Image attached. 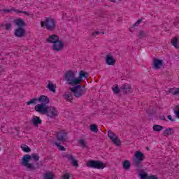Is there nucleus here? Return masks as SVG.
<instances>
[{
    "label": "nucleus",
    "instance_id": "1",
    "mask_svg": "<svg viewBox=\"0 0 179 179\" xmlns=\"http://www.w3.org/2000/svg\"><path fill=\"white\" fill-rule=\"evenodd\" d=\"M64 80H65L66 83L68 85L73 86V87H70L69 90L76 99H79V97H82L86 94L87 90L85 85H78V77H76V73L73 71H67L64 74Z\"/></svg>",
    "mask_w": 179,
    "mask_h": 179
},
{
    "label": "nucleus",
    "instance_id": "2",
    "mask_svg": "<svg viewBox=\"0 0 179 179\" xmlns=\"http://www.w3.org/2000/svg\"><path fill=\"white\" fill-rule=\"evenodd\" d=\"M49 103L50 98L47 96L43 103L35 106V111L40 114L47 115V117H50V118H55V117H58V110H57V108L52 106H47Z\"/></svg>",
    "mask_w": 179,
    "mask_h": 179
},
{
    "label": "nucleus",
    "instance_id": "3",
    "mask_svg": "<svg viewBox=\"0 0 179 179\" xmlns=\"http://www.w3.org/2000/svg\"><path fill=\"white\" fill-rule=\"evenodd\" d=\"M146 159L145 157V154L141 151H136L134 155L131 159V163L134 166L136 171H142V169L143 168V164L142 162Z\"/></svg>",
    "mask_w": 179,
    "mask_h": 179
},
{
    "label": "nucleus",
    "instance_id": "4",
    "mask_svg": "<svg viewBox=\"0 0 179 179\" xmlns=\"http://www.w3.org/2000/svg\"><path fill=\"white\" fill-rule=\"evenodd\" d=\"M41 27H44L48 31H55L57 29V21L51 17H46L44 21L41 22Z\"/></svg>",
    "mask_w": 179,
    "mask_h": 179
},
{
    "label": "nucleus",
    "instance_id": "5",
    "mask_svg": "<svg viewBox=\"0 0 179 179\" xmlns=\"http://www.w3.org/2000/svg\"><path fill=\"white\" fill-rule=\"evenodd\" d=\"M30 160H31V155H24L21 160V165L23 167H27V169H28V170H30L31 171H34L36 170V168L34 166V164L30 163Z\"/></svg>",
    "mask_w": 179,
    "mask_h": 179
},
{
    "label": "nucleus",
    "instance_id": "6",
    "mask_svg": "<svg viewBox=\"0 0 179 179\" xmlns=\"http://www.w3.org/2000/svg\"><path fill=\"white\" fill-rule=\"evenodd\" d=\"M87 167L103 170V169L106 168V164L100 160H90L87 162Z\"/></svg>",
    "mask_w": 179,
    "mask_h": 179
},
{
    "label": "nucleus",
    "instance_id": "7",
    "mask_svg": "<svg viewBox=\"0 0 179 179\" xmlns=\"http://www.w3.org/2000/svg\"><path fill=\"white\" fill-rule=\"evenodd\" d=\"M47 96L45 95H41L38 98H33L28 102H27V106H31V104H37V101H39V103H41V104H44V102L47 99Z\"/></svg>",
    "mask_w": 179,
    "mask_h": 179
},
{
    "label": "nucleus",
    "instance_id": "8",
    "mask_svg": "<svg viewBox=\"0 0 179 179\" xmlns=\"http://www.w3.org/2000/svg\"><path fill=\"white\" fill-rule=\"evenodd\" d=\"M108 136L110 139V141H112V142L115 145H116V146H118V147L121 146V140H120V138H118V137H117V135H115V134H114V132H113L111 131H108Z\"/></svg>",
    "mask_w": 179,
    "mask_h": 179
},
{
    "label": "nucleus",
    "instance_id": "9",
    "mask_svg": "<svg viewBox=\"0 0 179 179\" xmlns=\"http://www.w3.org/2000/svg\"><path fill=\"white\" fill-rule=\"evenodd\" d=\"M64 42L59 39L55 43H54L52 45V49L53 50V51L58 52L64 50Z\"/></svg>",
    "mask_w": 179,
    "mask_h": 179
},
{
    "label": "nucleus",
    "instance_id": "10",
    "mask_svg": "<svg viewBox=\"0 0 179 179\" xmlns=\"http://www.w3.org/2000/svg\"><path fill=\"white\" fill-rule=\"evenodd\" d=\"M57 139L59 142H66L68 141V132L64 131L57 132Z\"/></svg>",
    "mask_w": 179,
    "mask_h": 179
},
{
    "label": "nucleus",
    "instance_id": "11",
    "mask_svg": "<svg viewBox=\"0 0 179 179\" xmlns=\"http://www.w3.org/2000/svg\"><path fill=\"white\" fill-rule=\"evenodd\" d=\"M132 89V86L128 83L122 84L120 86V92L123 93V94H129V93H132L131 92Z\"/></svg>",
    "mask_w": 179,
    "mask_h": 179
},
{
    "label": "nucleus",
    "instance_id": "12",
    "mask_svg": "<svg viewBox=\"0 0 179 179\" xmlns=\"http://www.w3.org/2000/svg\"><path fill=\"white\" fill-rule=\"evenodd\" d=\"M83 78H85V79H87V78H89V73L87 72H85L83 70H81L79 72L78 77H77V81H78V85H80V83L83 82Z\"/></svg>",
    "mask_w": 179,
    "mask_h": 179
},
{
    "label": "nucleus",
    "instance_id": "13",
    "mask_svg": "<svg viewBox=\"0 0 179 179\" xmlns=\"http://www.w3.org/2000/svg\"><path fill=\"white\" fill-rule=\"evenodd\" d=\"M15 37L22 38L26 36V30L22 27H18L15 30L14 33Z\"/></svg>",
    "mask_w": 179,
    "mask_h": 179
},
{
    "label": "nucleus",
    "instance_id": "14",
    "mask_svg": "<svg viewBox=\"0 0 179 179\" xmlns=\"http://www.w3.org/2000/svg\"><path fill=\"white\" fill-rule=\"evenodd\" d=\"M65 157L68 159L69 162H71V164L73 167H79V164L78 160L75 159V157L71 154H67L65 155Z\"/></svg>",
    "mask_w": 179,
    "mask_h": 179
},
{
    "label": "nucleus",
    "instance_id": "15",
    "mask_svg": "<svg viewBox=\"0 0 179 179\" xmlns=\"http://www.w3.org/2000/svg\"><path fill=\"white\" fill-rule=\"evenodd\" d=\"M58 40H59V36L57 34L50 35L49 37L46 39V43H49L50 44L56 43Z\"/></svg>",
    "mask_w": 179,
    "mask_h": 179
},
{
    "label": "nucleus",
    "instance_id": "16",
    "mask_svg": "<svg viewBox=\"0 0 179 179\" xmlns=\"http://www.w3.org/2000/svg\"><path fill=\"white\" fill-rule=\"evenodd\" d=\"M152 66L155 69H160V66H163V60L155 57L152 62Z\"/></svg>",
    "mask_w": 179,
    "mask_h": 179
},
{
    "label": "nucleus",
    "instance_id": "17",
    "mask_svg": "<svg viewBox=\"0 0 179 179\" xmlns=\"http://www.w3.org/2000/svg\"><path fill=\"white\" fill-rule=\"evenodd\" d=\"M14 23L17 27H21V29H23V27H26L27 26L26 22H24V20L22 18L14 20Z\"/></svg>",
    "mask_w": 179,
    "mask_h": 179
},
{
    "label": "nucleus",
    "instance_id": "18",
    "mask_svg": "<svg viewBox=\"0 0 179 179\" xmlns=\"http://www.w3.org/2000/svg\"><path fill=\"white\" fill-rule=\"evenodd\" d=\"M106 64L107 65L114 66L115 65V59L110 55H107L106 58Z\"/></svg>",
    "mask_w": 179,
    "mask_h": 179
},
{
    "label": "nucleus",
    "instance_id": "19",
    "mask_svg": "<svg viewBox=\"0 0 179 179\" xmlns=\"http://www.w3.org/2000/svg\"><path fill=\"white\" fill-rule=\"evenodd\" d=\"M31 122L34 127H38L39 124L43 122V120H41L38 116H34L31 118Z\"/></svg>",
    "mask_w": 179,
    "mask_h": 179
},
{
    "label": "nucleus",
    "instance_id": "20",
    "mask_svg": "<svg viewBox=\"0 0 179 179\" xmlns=\"http://www.w3.org/2000/svg\"><path fill=\"white\" fill-rule=\"evenodd\" d=\"M64 100H66V101L72 103V100H73V96H72V93L71 92L67 91L65 92Z\"/></svg>",
    "mask_w": 179,
    "mask_h": 179
},
{
    "label": "nucleus",
    "instance_id": "21",
    "mask_svg": "<svg viewBox=\"0 0 179 179\" xmlns=\"http://www.w3.org/2000/svg\"><path fill=\"white\" fill-rule=\"evenodd\" d=\"M47 89H49L50 92H52V93H55L56 90H55V86L52 83H51L50 80L48 81V85L46 86Z\"/></svg>",
    "mask_w": 179,
    "mask_h": 179
},
{
    "label": "nucleus",
    "instance_id": "22",
    "mask_svg": "<svg viewBox=\"0 0 179 179\" xmlns=\"http://www.w3.org/2000/svg\"><path fill=\"white\" fill-rule=\"evenodd\" d=\"M173 134H174V129L173 128H167L163 132L164 136L173 135Z\"/></svg>",
    "mask_w": 179,
    "mask_h": 179
},
{
    "label": "nucleus",
    "instance_id": "23",
    "mask_svg": "<svg viewBox=\"0 0 179 179\" xmlns=\"http://www.w3.org/2000/svg\"><path fill=\"white\" fill-rule=\"evenodd\" d=\"M146 37H149V34H148V32L145 31H139L138 38H140V40H142V38H146Z\"/></svg>",
    "mask_w": 179,
    "mask_h": 179
},
{
    "label": "nucleus",
    "instance_id": "24",
    "mask_svg": "<svg viewBox=\"0 0 179 179\" xmlns=\"http://www.w3.org/2000/svg\"><path fill=\"white\" fill-rule=\"evenodd\" d=\"M90 129L91 132H93L94 134H97V132H99V128L97 127V124H90Z\"/></svg>",
    "mask_w": 179,
    "mask_h": 179
},
{
    "label": "nucleus",
    "instance_id": "25",
    "mask_svg": "<svg viewBox=\"0 0 179 179\" xmlns=\"http://www.w3.org/2000/svg\"><path fill=\"white\" fill-rule=\"evenodd\" d=\"M123 169H124V170H129L131 169V162L129 160H125L123 162Z\"/></svg>",
    "mask_w": 179,
    "mask_h": 179
},
{
    "label": "nucleus",
    "instance_id": "26",
    "mask_svg": "<svg viewBox=\"0 0 179 179\" xmlns=\"http://www.w3.org/2000/svg\"><path fill=\"white\" fill-rule=\"evenodd\" d=\"M152 129L155 132H160V131H162V129H164V127L159 124H154L152 127Z\"/></svg>",
    "mask_w": 179,
    "mask_h": 179
},
{
    "label": "nucleus",
    "instance_id": "27",
    "mask_svg": "<svg viewBox=\"0 0 179 179\" xmlns=\"http://www.w3.org/2000/svg\"><path fill=\"white\" fill-rule=\"evenodd\" d=\"M168 92L173 96H177V94H179V88H170Z\"/></svg>",
    "mask_w": 179,
    "mask_h": 179
},
{
    "label": "nucleus",
    "instance_id": "28",
    "mask_svg": "<svg viewBox=\"0 0 179 179\" xmlns=\"http://www.w3.org/2000/svg\"><path fill=\"white\" fill-rule=\"evenodd\" d=\"M172 45L175 47V48H179V43H178V38H173L171 41Z\"/></svg>",
    "mask_w": 179,
    "mask_h": 179
},
{
    "label": "nucleus",
    "instance_id": "29",
    "mask_svg": "<svg viewBox=\"0 0 179 179\" xmlns=\"http://www.w3.org/2000/svg\"><path fill=\"white\" fill-rule=\"evenodd\" d=\"M43 179H54V174L52 172L45 173L43 175Z\"/></svg>",
    "mask_w": 179,
    "mask_h": 179
},
{
    "label": "nucleus",
    "instance_id": "30",
    "mask_svg": "<svg viewBox=\"0 0 179 179\" xmlns=\"http://www.w3.org/2000/svg\"><path fill=\"white\" fill-rule=\"evenodd\" d=\"M21 149H22L23 152H24L25 153H29V152H31V149H30L29 146L24 144H22L21 145Z\"/></svg>",
    "mask_w": 179,
    "mask_h": 179
},
{
    "label": "nucleus",
    "instance_id": "31",
    "mask_svg": "<svg viewBox=\"0 0 179 179\" xmlns=\"http://www.w3.org/2000/svg\"><path fill=\"white\" fill-rule=\"evenodd\" d=\"M112 90L115 94H118L121 92V88L118 87V85H115V87L112 88Z\"/></svg>",
    "mask_w": 179,
    "mask_h": 179
},
{
    "label": "nucleus",
    "instance_id": "32",
    "mask_svg": "<svg viewBox=\"0 0 179 179\" xmlns=\"http://www.w3.org/2000/svg\"><path fill=\"white\" fill-rule=\"evenodd\" d=\"M55 146H57V148H59V150H61L62 152H65V150H66V148H65L64 145H61L58 142H55Z\"/></svg>",
    "mask_w": 179,
    "mask_h": 179
},
{
    "label": "nucleus",
    "instance_id": "33",
    "mask_svg": "<svg viewBox=\"0 0 179 179\" xmlns=\"http://www.w3.org/2000/svg\"><path fill=\"white\" fill-rule=\"evenodd\" d=\"M79 143L82 148H87V143H86V140L85 139H81L79 140Z\"/></svg>",
    "mask_w": 179,
    "mask_h": 179
},
{
    "label": "nucleus",
    "instance_id": "34",
    "mask_svg": "<svg viewBox=\"0 0 179 179\" xmlns=\"http://www.w3.org/2000/svg\"><path fill=\"white\" fill-rule=\"evenodd\" d=\"M31 156L34 162H38V160H40V156L37 154H32Z\"/></svg>",
    "mask_w": 179,
    "mask_h": 179
},
{
    "label": "nucleus",
    "instance_id": "35",
    "mask_svg": "<svg viewBox=\"0 0 179 179\" xmlns=\"http://www.w3.org/2000/svg\"><path fill=\"white\" fill-rule=\"evenodd\" d=\"M14 11L17 12V13H24V15H26L27 16H29V15H30L27 11H22V10H14Z\"/></svg>",
    "mask_w": 179,
    "mask_h": 179
},
{
    "label": "nucleus",
    "instance_id": "36",
    "mask_svg": "<svg viewBox=\"0 0 179 179\" xmlns=\"http://www.w3.org/2000/svg\"><path fill=\"white\" fill-rule=\"evenodd\" d=\"M140 177L141 179H146L148 178V173H140Z\"/></svg>",
    "mask_w": 179,
    "mask_h": 179
},
{
    "label": "nucleus",
    "instance_id": "37",
    "mask_svg": "<svg viewBox=\"0 0 179 179\" xmlns=\"http://www.w3.org/2000/svg\"><path fill=\"white\" fill-rule=\"evenodd\" d=\"M142 23V19H139L134 25L133 27H138Z\"/></svg>",
    "mask_w": 179,
    "mask_h": 179
},
{
    "label": "nucleus",
    "instance_id": "38",
    "mask_svg": "<svg viewBox=\"0 0 179 179\" xmlns=\"http://www.w3.org/2000/svg\"><path fill=\"white\" fill-rule=\"evenodd\" d=\"M6 30H10L12 27V24L8 23L5 24Z\"/></svg>",
    "mask_w": 179,
    "mask_h": 179
},
{
    "label": "nucleus",
    "instance_id": "39",
    "mask_svg": "<svg viewBox=\"0 0 179 179\" xmlns=\"http://www.w3.org/2000/svg\"><path fill=\"white\" fill-rule=\"evenodd\" d=\"M71 175L69 173H66L63 175V179H70Z\"/></svg>",
    "mask_w": 179,
    "mask_h": 179
},
{
    "label": "nucleus",
    "instance_id": "40",
    "mask_svg": "<svg viewBox=\"0 0 179 179\" xmlns=\"http://www.w3.org/2000/svg\"><path fill=\"white\" fill-rule=\"evenodd\" d=\"M1 131H2V132H3L4 134H6L8 132V129H6V128L5 127V126H2L1 128Z\"/></svg>",
    "mask_w": 179,
    "mask_h": 179
},
{
    "label": "nucleus",
    "instance_id": "41",
    "mask_svg": "<svg viewBox=\"0 0 179 179\" xmlns=\"http://www.w3.org/2000/svg\"><path fill=\"white\" fill-rule=\"evenodd\" d=\"M173 113L176 117V118H178L179 119V110H173Z\"/></svg>",
    "mask_w": 179,
    "mask_h": 179
},
{
    "label": "nucleus",
    "instance_id": "42",
    "mask_svg": "<svg viewBox=\"0 0 179 179\" xmlns=\"http://www.w3.org/2000/svg\"><path fill=\"white\" fill-rule=\"evenodd\" d=\"M168 120H169V121H171V122H174V121H176V120H174V118H173L171 115H168Z\"/></svg>",
    "mask_w": 179,
    "mask_h": 179
},
{
    "label": "nucleus",
    "instance_id": "43",
    "mask_svg": "<svg viewBox=\"0 0 179 179\" xmlns=\"http://www.w3.org/2000/svg\"><path fill=\"white\" fill-rule=\"evenodd\" d=\"M12 10H13V9H11V10L4 9V10H3V12H4V13H10V12H12Z\"/></svg>",
    "mask_w": 179,
    "mask_h": 179
},
{
    "label": "nucleus",
    "instance_id": "44",
    "mask_svg": "<svg viewBox=\"0 0 179 179\" xmlns=\"http://www.w3.org/2000/svg\"><path fill=\"white\" fill-rule=\"evenodd\" d=\"M12 68H16L17 66V64L16 62L11 63Z\"/></svg>",
    "mask_w": 179,
    "mask_h": 179
},
{
    "label": "nucleus",
    "instance_id": "45",
    "mask_svg": "<svg viewBox=\"0 0 179 179\" xmlns=\"http://www.w3.org/2000/svg\"><path fill=\"white\" fill-rule=\"evenodd\" d=\"M148 179H159V178L155 176V175H152V176H150Z\"/></svg>",
    "mask_w": 179,
    "mask_h": 179
},
{
    "label": "nucleus",
    "instance_id": "46",
    "mask_svg": "<svg viewBox=\"0 0 179 179\" xmlns=\"http://www.w3.org/2000/svg\"><path fill=\"white\" fill-rule=\"evenodd\" d=\"M100 33H101L100 31H96L95 32H94L92 34V36H97V35L100 34Z\"/></svg>",
    "mask_w": 179,
    "mask_h": 179
},
{
    "label": "nucleus",
    "instance_id": "47",
    "mask_svg": "<svg viewBox=\"0 0 179 179\" xmlns=\"http://www.w3.org/2000/svg\"><path fill=\"white\" fill-rule=\"evenodd\" d=\"M160 120H162V121H167V119H166V117L164 116H161Z\"/></svg>",
    "mask_w": 179,
    "mask_h": 179
},
{
    "label": "nucleus",
    "instance_id": "48",
    "mask_svg": "<svg viewBox=\"0 0 179 179\" xmlns=\"http://www.w3.org/2000/svg\"><path fill=\"white\" fill-rule=\"evenodd\" d=\"M173 110H176V111H178L179 110V106L178 105H176L175 106V108Z\"/></svg>",
    "mask_w": 179,
    "mask_h": 179
},
{
    "label": "nucleus",
    "instance_id": "49",
    "mask_svg": "<svg viewBox=\"0 0 179 179\" xmlns=\"http://www.w3.org/2000/svg\"><path fill=\"white\" fill-rule=\"evenodd\" d=\"M2 72H3V68L0 66V74L2 73Z\"/></svg>",
    "mask_w": 179,
    "mask_h": 179
},
{
    "label": "nucleus",
    "instance_id": "50",
    "mask_svg": "<svg viewBox=\"0 0 179 179\" xmlns=\"http://www.w3.org/2000/svg\"><path fill=\"white\" fill-rule=\"evenodd\" d=\"M110 2H113V3H115L117 2V1L115 0H109Z\"/></svg>",
    "mask_w": 179,
    "mask_h": 179
},
{
    "label": "nucleus",
    "instance_id": "51",
    "mask_svg": "<svg viewBox=\"0 0 179 179\" xmlns=\"http://www.w3.org/2000/svg\"><path fill=\"white\" fill-rule=\"evenodd\" d=\"M149 147H146V150H149Z\"/></svg>",
    "mask_w": 179,
    "mask_h": 179
},
{
    "label": "nucleus",
    "instance_id": "52",
    "mask_svg": "<svg viewBox=\"0 0 179 179\" xmlns=\"http://www.w3.org/2000/svg\"><path fill=\"white\" fill-rule=\"evenodd\" d=\"M0 26H1V27H3V24H1V25H0Z\"/></svg>",
    "mask_w": 179,
    "mask_h": 179
},
{
    "label": "nucleus",
    "instance_id": "53",
    "mask_svg": "<svg viewBox=\"0 0 179 179\" xmlns=\"http://www.w3.org/2000/svg\"><path fill=\"white\" fill-rule=\"evenodd\" d=\"M102 34H104V32H102Z\"/></svg>",
    "mask_w": 179,
    "mask_h": 179
},
{
    "label": "nucleus",
    "instance_id": "54",
    "mask_svg": "<svg viewBox=\"0 0 179 179\" xmlns=\"http://www.w3.org/2000/svg\"><path fill=\"white\" fill-rule=\"evenodd\" d=\"M120 1H122V0H120Z\"/></svg>",
    "mask_w": 179,
    "mask_h": 179
},
{
    "label": "nucleus",
    "instance_id": "55",
    "mask_svg": "<svg viewBox=\"0 0 179 179\" xmlns=\"http://www.w3.org/2000/svg\"><path fill=\"white\" fill-rule=\"evenodd\" d=\"M0 150H1V148H0Z\"/></svg>",
    "mask_w": 179,
    "mask_h": 179
}]
</instances>
